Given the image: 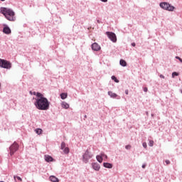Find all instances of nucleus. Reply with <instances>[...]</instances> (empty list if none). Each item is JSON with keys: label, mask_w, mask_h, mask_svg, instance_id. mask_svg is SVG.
Wrapping results in <instances>:
<instances>
[{"label": "nucleus", "mask_w": 182, "mask_h": 182, "mask_svg": "<svg viewBox=\"0 0 182 182\" xmlns=\"http://www.w3.org/2000/svg\"><path fill=\"white\" fill-rule=\"evenodd\" d=\"M0 68H3L4 69H11V68H12V64L6 60L0 59Z\"/></svg>", "instance_id": "3"}, {"label": "nucleus", "mask_w": 182, "mask_h": 182, "mask_svg": "<svg viewBox=\"0 0 182 182\" xmlns=\"http://www.w3.org/2000/svg\"><path fill=\"white\" fill-rule=\"evenodd\" d=\"M35 132H36V133L37 134H42V129H39V128H38V129H35Z\"/></svg>", "instance_id": "19"}, {"label": "nucleus", "mask_w": 182, "mask_h": 182, "mask_svg": "<svg viewBox=\"0 0 182 182\" xmlns=\"http://www.w3.org/2000/svg\"><path fill=\"white\" fill-rule=\"evenodd\" d=\"M34 95H36V92H34Z\"/></svg>", "instance_id": "38"}, {"label": "nucleus", "mask_w": 182, "mask_h": 182, "mask_svg": "<svg viewBox=\"0 0 182 182\" xmlns=\"http://www.w3.org/2000/svg\"><path fill=\"white\" fill-rule=\"evenodd\" d=\"M92 155L89 152V151H86L85 154L83 155V161L84 163H87L90 159H92Z\"/></svg>", "instance_id": "7"}, {"label": "nucleus", "mask_w": 182, "mask_h": 182, "mask_svg": "<svg viewBox=\"0 0 182 182\" xmlns=\"http://www.w3.org/2000/svg\"><path fill=\"white\" fill-rule=\"evenodd\" d=\"M65 147H66V144H65V142H62L60 146L61 149L63 150Z\"/></svg>", "instance_id": "23"}, {"label": "nucleus", "mask_w": 182, "mask_h": 182, "mask_svg": "<svg viewBox=\"0 0 182 182\" xmlns=\"http://www.w3.org/2000/svg\"><path fill=\"white\" fill-rule=\"evenodd\" d=\"M106 35L108 36L109 39L112 41V42H117V38L116 37V34L114 33L107 31Z\"/></svg>", "instance_id": "6"}, {"label": "nucleus", "mask_w": 182, "mask_h": 182, "mask_svg": "<svg viewBox=\"0 0 182 182\" xmlns=\"http://www.w3.org/2000/svg\"><path fill=\"white\" fill-rule=\"evenodd\" d=\"M174 76H178V74L177 73H176V72H173L172 73V77H174Z\"/></svg>", "instance_id": "28"}, {"label": "nucleus", "mask_w": 182, "mask_h": 182, "mask_svg": "<svg viewBox=\"0 0 182 182\" xmlns=\"http://www.w3.org/2000/svg\"><path fill=\"white\" fill-rule=\"evenodd\" d=\"M100 156L102 158V160L103 159H105L106 160H107V155L105 154V153H102Z\"/></svg>", "instance_id": "20"}, {"label": "nucleus", "mask_w": 182, "mask_h": 182, "mask_svg": "<svg viewBox=\"0 0 182 182\" xmlns=\"http://www.w3.org/2000/svg\"><path fill=\"white\" fill-rule=\"evenodd\" d=\"M159 6H161V8H162V9H165V11H174V9H175L174 6L166 2L161 3Z\"/></svg>", "instance_id": "4"}, {"label": "nucleus", "mask_w": 182, "mask_h": 182, "mask_svg": "<svg viewBox=\"0 0 182 182\" xmlns=\"http://www.w3.org/2000/svg\"><path fill=\"white\" fill-rule=\"evenodd\" d=\"M3 32L4 33H6V35H9V33H11V28H9L8 26H6L4 28Z\"/></svg>", "instance_id": "10"}, {"label": "nucleus", "mask_w": 182, "mask_h": 182, "mask_svg": "<svg viewBox=\"0 0 182 182\" xmlns=\"http://www.w3.org/2000/svg\"><path fill=\"white\" fill-rule=\"evenodd\" d=\"M148 89L146 87H144V92H147Z\"/></svg>", "instance_id": "31"}, {"label": "nucleus", "mask_w": 182, "mask_h": 182, "mask_svg": "<svg viewBox=\"0 0 182 182\" xmlns=\"http://www.w3.org/2000/svg\"><path fill=\"white\" fill-rule=\"evenodd\" d=\"M125 149H127V150H130V149H132V146L131 145H127L125 146Z\"/></svg>", "instance_id": "26"}, {"label": "nucleus", "mask_w": 182, "mask_h": 182, "mask_svg": "<svg viewBox=\"0 0 182 182\" xmlns=\"http://www.w3.org/2000/svg\"><path fill=\"white\" fill-rule=\"evenodd\" d=\"M176 59H178V60H180V62H181V63H182V59L180 57L176 56Z\"/></svg>", "instance_id": "29"}, {"label": "nucleus", "mask_w": 182, "mask_h": 182, "mask_svg": "<svg viewBox=\"0 0 182 182\" xmlns=\"http://www.w3.org/2000/svg\"><path fill=\"white\" fill-rule=\"evenodd\" d=\"M119 64L121 65V66H127V63H126V60H120Z\"/></svg>", "instance_id": "16"}, {"label": "nucleus", "mask_w": 182, "mask_h": 182, "mask_svg": "<svg viewBox=\"0 0 182 182\" xmlns=\"http://www.w3.org/2000/svg\"><path fill=\"white\" fill-rule=\"evenodd\" d=\"M112 80H114V82H115L116 83H119V80H117V78H116V77H115L114 75H112Z\"/></svg>", "instance_id": "21"}, {"label": "nucleus", "mask_w": 182, "mask_h": 182, "mask_svg": "<svg viewBox=\"0 0 182 182\" xmlns=\"http://www.w3.org/2000/svg\"><path fill=\"white\" fill-rule=\"evenodd\" d=\"M154 144V141L152 140L149 141V146H150V147H153Z\"/></svg>", "instance_id": "24"}, {"label": "nucleus", "mask_w": 182, "mask_h": 182, "mask_svg": "<svg viewBox=\"0 0 182 182\" xmlns=\"http://www.w3.org/2000/svg\"><path fill=\"white\" fill-rule=\"evenodd\" d=\"M103 166L105 167V168H112L113 167V165L109 163H104Z\"/></svg>", "instance_id": "13"}, {"label": "nucleus", "mask_w": 182, "mask_h": 182, "mask_svg": "<svg viewBox=\"0 0 182 182\" xmlns=\"http://www.w3.org/2000/svg\"><path fill=\"white\" fill-rule=\"evenodd\" d=\"M14 180H16V178H17V180H18L19 181H22V178H21L18 176H14Z\"/></svg>", "instance_id": "22"}, {"label": "nucleus", "mask_w": 182, "mask_h": 182, "mask_svg": "<svg viewBox=\"0 0 182 182\" xmlns=\"http://www.w3.org/2000/svg\"><path fill=\"white\" fill-rule=\"evenodd\" d=\"M102 2H107V0H101Z\"/></svg>", "instance_id": "36"}, {"label": "nucleus", "mask_w": 182, "mask_h": 182, "mask_svg": "<svg viewBox=\"0 0 182 182\" xmlns=\"http://www.w3.org/2000/svg\"><path fill=\"white\" fill-rule=\"evenodd\" d=\"M0 12L1 14H4L6 19H7L8 21H15V12H14L12 9L6 7H1L0 9Z\"/></svg>", "instance_id": "2"}, {"label": "nucleus", "mask_w": 182, "mask_h": 182, "mask_svg": "<svg viewBox=\"0 0 182 182\" xmlns=\"http://www.w3.org/2000/svg\"><path fill=\"white\" fill-rule=\"evenodd\" d=\"M1 1H2V2H4L5 0H1Z\"/></svg>", "instance_id": "37"}, {"label": "nucleus", "mask_w": 182, "mask_h": 182, "mask_svg": "<svg viewBox=\"0 0 182 182\" xmlns=\"http://www.w3.org/2000/svg\"><path fill=\"white\" fill-rule=\"evenodd\" d=\"M142 168H146V164L142 165Z\"/></svg>", "instance_id": "35"}, {"label": "nucleus", "mask_w": 182, "mask_h": 182, "mask_svg": "<svg viewBox=\"0 0 182 182\" xmlns=\"http://www.w3.org/2000/svg\"><path fill=\"white\" fill-rule=\"evenodd\" d=\"M125 94L129 95V90H125Z\"/></svg>", "instance_id": "33"}, {"label": "nucleus", "mask_w": 182, "mask_h": 182, "mask_svg": "<svg viewBox=\"0 0 182 182\" xmlns=\"http://www.w3.org/2000/svg\"><path fill=\"white\" fill-rule=\"evenodd\" d=\"M19 149V145L17 144L16 142H14L10 147V156H14L15 154L16 151H18V149Z\"/></svg>", "instance_id": "5"}, {"label": "nucleus", "mask_w": 182, "mask_h": 182, "mask_svg": "<svg viewBox=\"0 0 182 182\" xmlns=\"http://www.w3.org/2000/svg\"><path fill=\"white\" fill-rule=\"evenodd\" d=\"M108 95L110 96V97H113L114 99L117 97V95L112 91H109Z\"/></svg>", "instance_id": "12"}, {"label": "nucleus", "mask_w": 182, "mask_h": 182, "mask_svg": "<svg viewBox=\"0 0 182 182\" xmlns=\"http://www.w3.org/2000/svg\"><path fill=\"white\" fill-rule=\"evenodd\" d=\"M160 77H161V79H164V75H160Z\"/></svg>", "instance_id": "32"}, {"label": "nucleus", "mask_w": 182, "mask_h": 182, "mask_svg": "<svg viewBox=\"0 0 182 182\" xmlns=\"http://www.w3.org/2000/svg\"><path fill=\"white\" fill-rule=\"evenodd\" d=\"M45 160L49 163L50 161H53V158L49 155H45Z\"/></svg>", "instance_id": "11"}, {"label": "nucleus", "mask_w": 182, "mask_h": 182, "mask_svg": "<svg viewBox=\"0 0 182 182\" xmlns=\"http://www.w3.org/2000/svg\"><path fill=\"white\" fill-rule=\"evenodd\" d=\"M132 46H134V47L136 46V43H132Z\"/></svg>", "instance_id": "34"}, {"label": "nucleus", "mask_w": 182, "mask_h": 182, "mask_svg": "<svg viewBox=\"0 0 182 182\" xmlns=\"http://www.w3.org/2000/svg\"><path fill=\"white\" fill-rule=\"evenodd\" d=\"M142 146H143V147H144V149H147V143L144 142V143L142 144Z\"/></svg>", "instance_id": "27"}, {"label": "nucleus", "mask_w": 182, "mask_h": 182, "mask_svg": "<svg viewBox=\"0 0 182 182\" xmlns=\"http://www.w3.org/2000/svg\"><path fill=\"white\" fill-rule=\"evenodd\" d=\"M37 99L35 103L36 107L38 109V110H48L49 109V101L46 97H43V95L37 92L36 94Z\"/></svg>", "instance_id": "1"}, {"label": "nucleus", "mask_w": 182, "mask_h": 182, "mask_svg": "<svg viewBox=\"0 0 182 182\" xmlns=\"http://www.w3.org/2000/svg\"><path fill=\"white\" fill-rule=\"evenodd\" d=\"M181 92L182 93V90H181Z\"/></svg>", "instance_id": "39"}, {"label": "nucleus", "mask_w": 182, "mask_h": 182, "mask_svg": "<svg viewBox=\"0 0 182 182\" xmlns=\"http://www.w3.org/2000/svg\"><path fill=\"white\" fill-rule=\"evenodd\" d=\"M60 97H61V99H63V100L66 99V97H68V94H67V93H62V94L60 95Z\"/></svg>", "instance_id": "18"}, {"label": "nucleus", "mask_w": 182, "mask_h": 182, "mask_svg": "<svg viewBox=\"0 0 182 182\" xmlns=\"http://www.w3.org/2000/svg\"><path fill=\"white\" fill-rule=\"evenodd\" d=\"M50 181H53V182H59V179L54 176H50Z\"/></svg>", "instance_id": "14"}, {"label": "nucleus", "mask_w": 182, "mask_h": 182, "mask_svg": "<svg viewBox=\"0 0 182 182\" xmlns=\"http://www.w3.org/2000/svg\"><path fill=\"white\" fill-rule=\"evenodd\" d=\"M96 159H97V161H98L99 163H102V162H103V158H102V156H101V155H97V156H96Z\"/></svg>", "instance_id": "15"}, {"label": "nucleus", "mask_w": 182, "mask_h": 182, "mask_svg": "<svg viewBox=\"0 0 182 182\" xmlns=\"http://www.w3.org/2000/svg\"><path fill=\"white\" fill-rule=\"evenodd\" d=\"M64 153H65V154H68V153H69V148H68V147L65 148Z\"/></svg>", "instance_id": "25"}, {"label": "nucleus", "mask_w": 182, "mask_h": 182, "mask_svg": "<svg viewBox=\"0 0 182 182\" xmlns=\"http://www.w3.org/2000/svg\"><path fill=\"white\" fill-rule=\"evenodd\" d=\"M62 107H63V109H69V104H68L66 102H63Z\"/></svg>", "instance_id": "17"}, {"label": "nucleus", "mask_w": 182, "mask_h": 182, "mask_svg": "<svg viewBox=\"0 0 182 182\" xmlns=\"http://www.w3.org/2000/svg\"><path fill=\"white\" fill-rule=\"evenodd\" d=\"M92 50H95V52H98V50H100V49H102V48L100 47V46H99L97 44V43H94L92 44Z\"/></svg>", "instance_id": "8"}, {"label": "nucleus", "mask_w": 182, "mask_h": 182, "mask_svg": "<svg viewBox=\"0 0 182 182\" xmlns=\"http://www.w3.org/2000/svg\"><path fill=\"white\" fill-rule=\"evenodd\" d=\"M165 163H166V164L167 166H168V164H170V161L166 160V161H165Z\"/></svg>", "instance_id": "30"}, {"label": "nucleus", "mask_w": 182, "mask_h": 182, "mask_svg": "<svg viewBox=\"0 0 182 182\" xmlns=\"http://www.w3.org/2000/svg\"><path fill=\"white\" fill-rule=\"evenodd\" d=\"M92 168L96 171H99L100 170V165H99L97 163L92 164Z\"/></svg>", "instance_id": "9"}]
</instances>
